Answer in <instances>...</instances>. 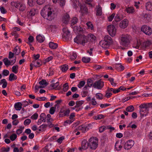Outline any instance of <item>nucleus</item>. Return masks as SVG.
Returning <instances> with one entry per match:
<instances>
[{
	"label": "nucleus",
	"mask_w": 152,
	"mask_h": 152,
	"mask_svg": "<svg viewBox=\"0 0 152 152\" xmlns=\"http://www.w3.org/2000/svg\"><path fill=\"white\" fill-rule=\"evenodd\" d=\"M90 103V104L94 106V107L98 106L99 105V104L97 103V102L96 101L95 98H93L91 99Z\"/></svg>",
	"instance_id": "nucleus-32"
},
{
	"label": "nucleus",
	"mask_w": 152,
	"mask_h": 152,
	"mask_svg": "<svg viewBox=\"0 0 152 152\" xmlns=\"http://www.w3.org/2000/svg\"><path fill=\"white\" fill-rule=\"evenodd\" d=\"M7 82L5 79H3L0 80V85L2 84V87L3 88H6L7 86Z\"/></svg>",
	"instance_id": "nucleus-30"
},
{
	"label": "nucleus",
	"mask_w": 152,
	"mask_h": 152,
	"mask_svg": "<svg viewBox=\"0 0 152 152\" xmlns=\"http://www.w3.org/2000/svg\"><path fill=\"white\" fill-rule=\"evenodd\" d=\"M106 42L110 46L113 43V40L112 38L109 35H106L105 36L104 39Z\"/></svg>",
	"instance_id": "nucleus-14"
},
{
	"label": "nucleus",
	"mask_w": 152,
	"mask_h": 152,
	"mask_svg": "<svg viewBox=\"0 0 152 152\" xmlns=\"http://www.w3.org/2000/svg\"><path fill=\"white\" fill-rule=\"evenodd\" d=\"M108 91L109 88H108L105 96V97L107 98L110 97L112 95V94L111 92V91Z\"/></svg>",
	"instance_id": "nucleus-59"
},
{
	"label": "nucleus",
	"mask_w": 152,
	"mask_h": 152,
	"mask_svg": "<svg viewBox=\"0 0 152 152\" xmlns=\"http://www.w3.org/2000/svg\"><path fill=\"white\" fill-rule=\"evenodd\" d=\"M47 126V125L46 124H43L40 126L39 127L40 129H39V131H41L42 130L44 131L45 130Z\"/></svg>",
	"instance_id": "nucleus-57"
},
{
	"label": "nucleus",
	"mask_w": 152,
	"mask_h": 152,
	"mask_svg": "<svg viewBox=\"0 0 152 152\" xmlns=\"http://www.w3.org/2000/svg\"><path fill=\"white\" fill-rule=\"evenodd\" d=\"M46 119L48 123H50L53 121V119L51 118V115L49 114H48L46 116Z\"/></svg>",
	"instance_id": "nucleus-61"
},
{
	"label": "nucleus",
	"mask_w": 152,
	"mask_h": 152,
	"mask_svg": "<svg viewBox=\"0 0 152 152\" xmlns=\"http://www.w3.org/2000/svg\"><path fill=\"white\" fill-rule=\"evenodd\" d=\"M24 129V127L22 126L20 127L19 128L16 130V133L18 135L21 134L22 132Z\"/></svg>",
	"instance_id": "nucleus-56"
},
{
	"label": "nucleus",
	"mask_w": 152,
	"mask_h": 152,
	"mask_svg": "<svg viewBox=\"0 0 152 152\" xmlns=\"http://www.w3.org/2000/svg\"><path fill=\"white\" fill-rule=\"evenodd\" d=\"M80 11L83 14H86L88 12V9L85 6H81L80 7Z\"/></svg>",
	"instance_id": "nucleus-22"
},
{
	"label": "nucleus",
	"mask_w": 152,
	"mask_h": 152,
	"mask_svg": "<svg viewBox=\"0 0 152 152\" xmlns=\"http://www.w3.org/2000/svg\"><path fill=\"white\" fill-rule=\"evenodd\" d=\"M26 7L25 4L21 3L19 8V10L20 11L23 12L26 10Z\"/></svg>",
	"instance_id": "nucleus-41"
},
{
	"label": "nucleus",
	"mask_w": 152,
	"mask_h": 152,
	"mask_svg": "<svg viewBox=\"0 0 152 152\" xmlns=\"http://www.w3.org/2000/svg\"><path fill=\"white\" fill-rule=\"evenodd\" d=\"M28 42H27V43L30 45L34 41V37L33 36L30 35L28 37Z\"/></svg>",
	"instance_id": "nucleus-51"
},
{
	"label": "nucleus",
	"mask_w": 152,
	"mask_h": 152,
	"mask_svg": "<svg viewBox=\"0 0 152 152\" xmlns=\"http://www.w3.org/2000/svg\"><path fill=\"white\" fill-rule=\"evenodd\" d=\"M129 21L127 19H125L121 21L119 24V27L122 29L126 28L128 25Z\"/></svg>",
	"instance_id": "nucleus-12"
},
{
	"label": "nucleus",
	"mask_w": 152,
	"mask_h": 152,
	"mask_svg": "<svg viewBox=\"0 0 152 152\" xmlns=\"http://www.w3.org/2000/svg\"><path fill=\"white\" fill-rule=\"evenodd\" d=\"M13 152H23V149L22 147H20L19 149L18 147H14L13 150Z\"/></svg>",
	"instance_id": "nucleus-43"
},
{
	"label": "nucleus",
	"mask_w": 152,
	"mask_h": 152,
	"mask_svg": "<svg viewBox=\"0 0 152 152\" xmlns=\"http://www.w3.org/2000/svg\"><path fill=\"white\" fill-rule=\"evenodd\" d=\"M20 4V3L13 1L11 3V4L12 6H14L16 8L19 9Z\"/></svg>",
	"instance_id": "nucleus-40"
},
{
	"label": "nucleus",
	"mask_w": 152,
	"mask_h": 152,
	"mask_svg": "<svg viewBox=\"0 0 152 152\" xmlns=\"http://www.w3.org/2000/svg\"><path fill=\"white\" fill-rule=\"evenodd\" d=\"M17 79V76L13 73L10 74L9 77V80L11 81Z\"/></svg>",
	"instance_id": "nucleus-36"
},
{
	"label": "nucleus",
	"mask_w": 152,
	"mask_h": 152,
	"mask_svg": "<svg viewBox=\"0 0 152 152\" xmlns=\"http://www.w3.org/2000/svg\"><path fill=\"white\" fill-rule=\"evenodd\" d=\"M3 61L5 66H8L11 65L10 61L7 58H5L3 60Z\"/></svg>",
	"instance_id": "nucleus-45"
},
{
	"label": "nucleus",
	"mask_w": 152,
	"mask_h": 152,
	"mask_svg": "<svg viewBox=\"0 0 152 152\" xmlns=\"http://www.w3.org/2000/svg\"><path fill=\"white\" fill-rule=\"evenodd\" d=\"M146 9L147 10L151 11L152 10V3L149 2L146 4Z\"/></svg>",
	"instance_id": "nucleus-29"
},
{
	"label": "nucleus",
	"mask_w": 152,
	"mask_h": 152,
	"mask_svg": "<svg viewBox=\"0 0 152 152\" xmlns=\"http://www.w3.org/2000/svg\"><path fill=\"white\" fill-rule=\"evenodd\" d=\"M13 51L15 55H18L20 52V48L18 46H16L15 47Z\"/></svg>",
	"instance_id": "nucleus-28"
},
{
	"label": "nucleus",
	"mask_w": 152,
	"mask_h": 152,
	"mask_svg": "<svg viewBox=\"0 0 152 152\" xmlns=\"http://www.w3.org/2000/svg\"><path fill=\"white\" fill-rule=\"evenodd\" d=\"M88 147V143L87 140H85L83 141L81 143V146L79 148L80 150H86Z\"/></svg>",
	"instance_id": "nucleus-16"
},
{
	"label": "nucleus",
	"mask_w": 152,
	"mask_h": 152,
	"mask_svg": "<svg viewBox=\"0 0 152 152\" xmlns=\"http://www.w3.org/2000/svg\"><path fill=\"white\" fill-rule=\"evenodd\" d=\"M87 37L84 35H77L74 39V42L78 44L84 45L87 42Z\"/></svg>",
	"instance_id": "nucleus-4"
},
{
	"label": "nucleus",
	"mask_w": 152,
	"mask_h": 152,
	"mask_svg": "<svg viewBox=\"0 0 152 152\" xmlns=\"http://www.w3.org/2000/svg\"><path fill=\"white\" fill-rule=\"evenodd\" d=\"M36 13V10L34 9H32L29 12H27V16L28 17L34 16L35 14Z\"/></svg>",
	"instance_id": "nucleus-27"
},
{
	"label": "nucleus",
	"mask_w": 152,
	"mask_h": 152,
	"mask_svg": "<svg viewBox=\"0 0 152 152\" xmlns=\"http://www.w3.org/2000/svg\"><path fill=\"white\" fill-rule=\"evenodd\" d=\"M40 119L43 122H45L46 120V116L45 113H42L40 115Z\"/></svg>",
	"instance_id": "nucleus-46"
},
{
	"label": "nucleus",
	"mask_w": 152,
	"mask_h": 152,
	"mask_svg": "<svg viewBox=\"0 0 152 152\" xmlns=\"http://www.w3.org/2000/svg\"><path fill=\"white\" fill-rule=\"evenodd\" d=\"M78 19L76 17H74L71 20V25L72 26L74 25L77 23Z\"/></svg>",
	"instance_id": "nucleus-58"
},
{
	"label": "nucleus",
	"mask_w": 152,
	"mask_h": 152,
	"mask_svg": "<svg viewBox=\"0 0 152 152\" xmlns=\"http://www.w3.org/2000/svg\"><path fill=\"white\" fill-rule=\"evenodd\" d=\"M84 101L80 100L77 101L76 102V106L77 107H80V106L83 104Z\"/></svg>",
	"instance_id": "nucleus-62"
},
{
	"label": "nucleus",
	"mask_w": 152,
	"mask_h": 152,
	"mask_svg": "<svg viewBox=\"0 0 152 152\" xmlns=\"http://www.w3.org/2000/svg\"><path fill=\"white\" fill-rule=\"evenodd\" d=\"M32 63L34 66L36 67H39L41 65L39 60H34L32 61Z\"/></svg>",
	"instance_id": "nucleus-38"
},
{
	"label": "nucleus",
	"mask_w": 152,
	"mask_h": 152,
	"mask_svg": "<svg viewBox=\"0 0 152 152\" xmlns=\"http://www.w3.org/2000/svg\"><path fill=\"white\" fill-rule=\"evenodd\" d=\"M18 66L17 65L13 66L12 68V71L15 74L18 72Z\"/></svg>",
	"instance_id": "nucleus-63"
},
{
	"label": "nucleus",
	"mask_w": 152,
	"mask_h": 152,
	"mask_svg": "<svg viewBox=\"0 0 152 152\" xmlns=\"http://www.w3.org/2000/svg\"><path fill=\"white\" fill-rule=\"evenodd\" d=\"M75 113H71L69 116V120L73 122L75 120Z\"/></svg>",
	"instance_id": "nucleus-37"
},
{
	"label": "nucleus",
	"mask_w": 152,
	"mask_h": 152,
	"mask_svg": "<svg viewBox=\"0 0 152 152\" xmlns=\"http://www.w3.org/2000/svg\"><path fill=\"white\" fill-rule=\"evenodd\" d=\"M72 5L73 7L76 8L77 7L80 5V3L79 1L77 0H70Z\"/></svg>",
	"instance_id": "nucleus-21"
},
{
	"label": "nucleus",
	"mask_w": 152,
	"mask_h": 152,
	"mask_svg": "<svg viewBox=\"0 0 152 152\" xmlns=\"http://www.w3.org/2000/svg\"><path fill=\"white\" fill-rule=\"evenodd\" d=\"M41 14L44 18L49 20L53 19L55 15L53 10L48 6H45L43 8L41 12Z\"/></svg>",
	"instance_id": "nucleus-1"
},
{
	"label": "nucleus",
	"mask_w": 152,
	"mask_h": 152,
	"mask_svg": "<svg viewBox=\"0 0 152 152\" xmlns=\"http://www.w3.org/2000/svg\"><path fill=\"white\" fill-rule=\"evenodd\" d=\"M86 24L88 27V29L91 30H93L94 29V26L93 24L90 22H88Z\"/></svg>",
	"instance_id": "nucleus-47"
},
{
	"label": "nucleus",
	"mask_w": 152,
	"mask_h": 152,
	"mask_svg": "<svg viewBox=\"0 0 152 152\" xmlns=\"http://www.w3.org/2000/svg\"><path fill=\"white\" fill-rule=\"evenodd\" d=\"M143 18L145 20L149 21L151 19V16L149 14H145L143 16Z\"/></svg>",
	"instance_id": "nucleus-55"
},
{
	"label": "nucleus",
	"mask_w": 152,
	"mask_h": 152,
	"mask_svg": "<svg viewBox=\"0 0 152 152\" xmlns=\"http://www.w3.org/2000/svg\"><path fill=\"white\" fill-rule=\"evenodd\" d=\"M93 85L92 81L90 79L87 80L86 85L84 88V89H87L88 87L90 88Z\"/></svg>",
	"instance_id": "nucleus-25"
},
{
	"label": "nucleus",
	"mask_w": 152,
	"mask_h": 152,
	"mask_svg": "<svg viewBox=\"0 0 152 152\" xmlns=\"http://www.w3.org/2000/svg\"><path fill=\"white\" fill-rule=\"evenodd\" d=\"M96 9V15L97 16H101L102 14V8L99 5L97 6Z\"/></svg>",
	"instance_id": "nucleus-18"
},
{
	"label": "nucleus",
	"mask_w": 152,
	"mask_h": 152,
	"mask_svg": "<svg viewBox=\"0 0 152 152\" xmlns=\"http://www.w3.org/2000/svg\"><path fill=\"white\" fill-rule=\"evenodd\" d=\"M88 37L90 38L91 41L92 42L94 41L96 39V37L93 34H89Z\"/></svg>",
	"instance_id": "nucleus-44"
},
{
	"label": "nucleus",
	"mask_w": 152,
	"mask_h": 152,
	"mask_svg": "<svg viewBox=\"0 0 152 152\" xmlns=\"http://www.w3.org/2000/svg\"><path fill=\"white\" fill-rule=\"evenodd\" d=\"M70 112L69 109L65 110L64 108H61L59 113V116L60 117H62L68 116Z\"/></svg>",
	"instance_id": "nucleus-10"
},
{
	"label": "nucleus",
	"mask_w": 152,
	"mask_h": 152,
	"mask_svg": "<svg viewBox=\"0 0 152 152\" xmlns=\"http://www.w3.org/2000/svg\"><path fill=\"white\" fill-rule=\"evenodd\" d=\"M99 44L102 48L104 49H106L110 46L104 40L101 41Z\"/></svg>",
	"instance_id": "nucleus-20"
},
{
	"label": "nucleus",
	"mask_w": 152,
	"mask_h": 152,
	"mask_svg": "<svg viewBox=\"0 0 152 152\" xmlns=\"http://www.w3.org/2000/svg\"><path fill=\"white\" fill-rule=\"evenodd\" d=\"M134 144V141L132 140H129L125 143L124 147L125 150L130 149L133 146Z\"/></svg>",
	"instance_id": "nucleus-8"
},
{
	"label": "nucleus",
	"mask_w": 152,
	"mask_h": 152,
	"mask_svg": "<svg viewBox=\"0 0 152 152\" xmlns=\"http://www.w3.org/2000/svg\"><path fill=\"white\" fill-rule=\"evenodd\" d=\"M141 30L146 34L148 35H150L152 34L151 28L147 26H143L141 27Z\"/></svg>",
	"instance_id": "nucleus-9"
},
{
	"label": "nucleus",
	"mask_w": 152,
	"mask_h": 152,
	"mask_svg": "<svg viewBox=\"0 0 152 152\" xmlns=\"http://www.w3.org/2000/svg\"><path fill=\"white\" fill-rule=\"evenodd\" d=\"M123 148V145L121 142L119 141H117L115 142V148L117 151H120Z\"/></svg>",
	"instance_id": "nucleus-15"
},
{
	"label": "nucleus",
	"mask_w": 152,
	"mask_h": 152,
	"mask_svg": "<svg viewBox=\"0 0 152 152\" xmlns=\"http://www.w3.org/2000/svg\"><path fill=\"white\" fill-rule=\"evenodd\" d=\"M86 82L85 81L83 80L79 82L77 85V86L79 88H81L83 87L85 84Z\"/></svg>",
	"instance_id": "nucleus-49"
},
{
	"label": "nucleus",
	"mask_w": 152,
	"mask_h": 152,
	"mask_svg": "<svg viewBox=\"0 0 152 152\" xmlns=\"http://www.w3.org/2000/svg\"><path fill=\"white\" fill-rule=\"evenodd\" d=\"M53 57L52 56H50L44 59L43 61V63L45 64L51 61L53 59Z\"/></svg>",
	"instance_id": "nucleus-42"
},
{
	"label": "nucleus",
	"mask_w": 152,
	"mask_h": 152,
	"mask_svg": "<svg viewBox=\"0 0 152 152\" xmlns=\"http://www.w3.org/2000/svg\"><path fill=\"white\" fill-rule=\"evenodd\" d=\"M88 145L91 149L95 150L98 145V140L96 137H92L88 140Z\"/></svg>",
	"instance_id": "nucleus-5"
},
{
	"label": "nucleus",
	"mask_w": 152,
	"mask_h": 152,
	"mask_svg": "<svg viewBox=\"0 0 152 152\" xmlns=\"http://www.w3.org/2000/svg\"><path fill=\"white\" fill-rule=\"evenodd\" d=\"M105 116L102 114H99L96 116H94V118L96 120H99L102 119H103L104 118Z\"/></svg>",
	"instance_id": "nucleus-34"
},
{
	"label": "nucleus",
	"mask_w": 152,
	"mask_h": 152,
	"mask_svg": "<svg viewBox=\"0 0 152 152\" xmlns=\"http://www.w3.org/2000/svg\"><path fill=\"white\" fill-rule=\"evenodd\" d=\"M17 138V135L15 134H12L10 137V139L11 141H14Z\"/></svg>",
	"instance_id": "nucleus-64"
},
{
	"label": "nucleus",
	"mask_w": 152,
	"mask_h": 152,
	"mask_svg": "<svg viewBox=\"0 0 152 152\" xmlns=\"http://www.w3.org/2000/svg\"><path fill=\"white\" fill-rule=\"evenodd\" d=\"M56 107L55 106L51 107L49 110V113L51 115L53 114L55 111Z\"/></svg>",
	"instance_id": "nucleus-60"
},
{
	"label": "nucleus",
	"mask_w": 152,
	"mask_h": 152,
	"mask_svg": "<svg viewBox=\"0 0 152 152\" xmlns=\"http://www.w3.org/2000/svg\"><path fill=\"white\" fill-rule=\"evenodd\" d=\"M141 45V42L140 39H137V42L133 45V47L136 48L138 49Z\"/></svg>",
	"instance_id": "nucleus-39"
},
{
	"label": "nucleus",
	"mask_w": 152,
	"mask_h": 152,
	"mask_svg": "<svg viewBox=\"0 0 152 152\" xmlns=\"http://www.w3.org/2000/svg\"><path fill=\"white\" fill-rule=\"evenodd\" d=\"M125 11L128 14H133L135 13V10L133 6H128L126 7Z\"/></svg>",
	"instance_id": "nucleus-13"
},
{
	"label": "nucleus",
	"mask_w": 152,
	"mask_h": 152,
	"mask_svg": "<svg viewBox=\"0 0 152 152\" xmlns=\"http://www.w3.org/2000/svg\"><path fill=\"white\" fill-rule=\"evenodd\" d=\"M107 30L109 34L112 37H114L116 34V29L113 25H108L107 27Z\"/></svg>",
	"instance_id": "nucleus-6"
},
{
	"label": "nucleus",
	"mask_w": 152,
	"mask_h": 152,
	"mask_svg": "<svg viewBox=\"0 0 152 152\" xmlns=\"http://www.w3.org/2000/svg\"><path fill=\"white\" fill-rule=\"evenodd\" d=\"M22 104L20 102H18L15 104L14 107L17 110H20L22 108Z\"/></svg>",
	"instance_id": "nucleus-23"
},
{
	"label": "nucleus",
	"mask_w": 152,
	"mask_h": 152,
	"mask_svg": "<svg viewBox=\"0 0 152 152\" xmlns=\"http://www.w3.org/2000/svg\"><path fill=\"white\" fill-rule=\"evenodd\" d=\"M68 69V65L65 64L61 66V69L62 71L63 72H66Z\"/></svg>",
	"instance_id": "nucleus-35"
},
{
	"label": "nucleus",
	"mask_w": 152,
	"mask_h": 152,
	"mask_svg": "<svg viewBox=\"0 0 152 152\" xmlns=\"http://www.w3.org/2000/svg\"><path fill=\"white\" fill-rule=\"evenodd\" d=\"M36 39L39 42L42 43L44 41L45 37L39 34L36 37Z\"/></svg>",
	"instance_id": "nucleus-26"
},
{
	"label": "nucleus",
	"mask_w": 152,
	"mask_h": 152,
	"mask_svg": "<svg viewBox=\"0 0 152 152\" xmlns=\"http://www.w3.org/2000/svg\"><path fill=\"white\" fill-rule=\"evenodd\" d=\"M91 60L90 58L88 57H83L82 58V61L85 63L89 62Z\"/></svg>",
	"instance_id": "nucleus-48"
},
{
	"label": "nucleus",
	"mask_w": 152,
	"mask_h": 152,
	"mask_svg": "<svg viewBox=\"0 0 152 152\" xmlns=\"http://www.w3.org/2000/svg\"><path fill=\"white\" fill-rule=\"evenodd\" d=\"M104 86V82L101 80L96 81L93 85L94 88H96L98 89H101Z\"/></svg>",
	"instance_id": "nucleus-11"
},
{
	"label": "nucleus",
	"mask_w": 152,
	"mask_h": 152,
	"mask_svg": "<svg viewBox=\"0 0 152 152\" xmlns=\"http://www.w3.org/2000/svg\"><path fill=\"white\" fill-rule=\"evenodd\" d=\"M69 20V16L67 13L65 14L63 16L62 21L65 24H67Z\"/></svg>",
	"instance_id": "nucleus-19"
},
{
	"label": "nucleus",
	"mask_w": 152,
	"mask_h": 152,
	"mask_svg": "<svg viewBox=\"0 0 152 152\" xmlns=\"http://www.w3.org/2000/svg\"><path fill=\"white\" fill-rule=\"evenodd\" d=\"M108 80L110 81L111 83V84L113 86L115 87L116 86L117 83H116L114 81V79L113 78L111 77H110L108 79Z\"/></svg>",
	"instance_id": "nucleus-52"
},
{
	"label": "nucleus",
	"mask_w": 152,
	"mask_h": 152,
	"mask_svg": "<svg viewBox=\"0 0 152 152\" xmlns=\"http://www.w3.org/2000/svg\"><path fill=\"white\" fill-rule=\"evenodd\" d=\"M116 68L119 71H122L124 69V67L121 64H118L116 65Z\"/></svg>",
	"instance_id": "nucleus-33"
},
{
	"label": "nucleus",
	"mask_w": 152,
	"mask_h": 152,
	"mask_svg": "<svg viewBox=\"0 0 152 152\" xmlns=\"http://www.w3.org/2000/svg\"><path fill=\"white\" fill-rule=\"evenodd\" d=\"M77 129L78 130L80 131L83 133L85 132L88 130L87 126L85 124H82L79 126L78 127Z\"/></svg>",
	"instance_id": "nucleus-17"
},
{
	"label": "nucleus",
	"mask_w": 152,
	"mask_h": 152,
	"mask_svg": "<svg viewBox=\"0 0 152 152\" xmlns=\"http://www.w3.org/2000/svg\"><path fill=\"white\" fill-rule=\"evenodd\" d=\"M108 91H112L114 94H115L120 92L119 89H118H118H115L112 88H109Z\"/></svg>",
	"instance_id": "nucleus-50"
},
{
	"label": "nucleus",
	"mask_w": 152,
	"mask_h": 152,
	"mask_svg": "<svg viewBox=\"0 0 152 152\" xmlns=\"http://www.w3.org/2000/svg\"><path fill=\"white\" fill-rule=\"evenodd\" d=\"M130 36L128 34H122L120 38V44L123 46H127L130 43Z\"/></svg>",
	"instance_id": "nucleus-3"
},
{
	"label": "nucleus",
	"mask_w": 152,
	"mask_h": 152,
	"mask_svg": "<svg viewBox=\"0 0 152 152\" xmlns=\"http://www.w3.org/2000/svg\"><path fill=\"white\" fill-rule=\"evenodd\" d=\"M134 110V107L132 105H131L127 107L126 109L127 112H132Z\"/></svg>",
	"instance_id": "nucleus-53"
},
{
	"label": "nucleus",
	"mask_w": 152,
	"mask_h": 152,
	"mask_svg": "<svg viewBox=\"0 0 152 152\" xmlns=\"http://www.w3.org/2000/svg\"><path fill=\"white\" fill-rule=\"evenodd\" d=\"M63 32L62 37L63 39L65 41L69 40L71 37L70 32L67 28H64L62 29Z\"/></svg>",
	"instance_id": "nucleus-7"
},
{
	"label": "nucleus",
	"mask_w": 152,
	"mask_h": 152,
	"mask_svg": "<svg viewBox=\"0 0 152 152\" xmlns=\"http://www.w3.org/2000/svg\"><path fill=\"white\" fill-rule=\"evenodd\" d=\"M58 2L60 6L63 7L65 6L66 2L65 0H58Z\"/></svg>",
	"instance_id": "nucleus-54"
},
{
	"label": "nucleus",
	"mask_w": 152,
	"mask_h": 152,
	"mask_svg": "<svg viewBox=\"0 0 152 152\" xmlns=\"http://www.w3.org/2000/svg\"><path fill=\"white\" fill-rule=\"evenodd\" d=\"M151 44V40H147L144 42L142 44V46L145 48H147L150 46Z\"/></svg>",
	"instance_id": "nucleus-24"
},
{
	"label": "nucleus",
	"mask_w": 152,
	"mask_h": 152,
	"mask_svg": "<svg viewBox=\"0 0 152 152\" xmlns=\"http://www.w3.org/2000/svg\"><path fill=\"white\" fill-rule=\"evenodd\" d=\"M140 117L143 118L147 116L149 113L148 109L152 108V103H144L141 104L139 106Z\"/></svg>",
	"instance_id": "nucleus-2"
},
{
	"label": "nucleus",
	"mask_w": 152,
	"mask_h": 152,
	"mask_svg": "<svg viewBox=\"0 0 152 152\" xmlns=\"http://www.w3.org/2000/svg\"><path fill=\"white\" fill-rule=\"evenodd\" d=\"M49 46L51 49H56L58 47V44L53 42H50L49 43Z\"/></svg>",
	"instance_id": "nucleus-31"
}]
</instances>
